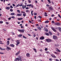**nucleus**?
Instances as JSON below:
<instances>
[{"mask_svg":"<svg viewBox=\"0 0 61 61\" xmlns=\"http://www.w3.org/2000/svg\"><path fill=\"white\" fill-rule=\"evenodd\" d=\"M23 19V18H18V20H22Z\"/></svg>","mask_w":61,"mask_h":61,"instance_id":"473e14b6","label":"nucleus"},{"mask_svg":"<svg viewBox=\"0 0 61 61\" xmlns=\"http://www.w3.org/2000/svg\"><path fill=\"white\" fill-rule=\"evenodd\" d=\"M23 6V4H20L19 5V6L21 7V6Z\"/></svg>","mask_w":61,"mask_h":61,"instance_id":"a19ab883","label":"nucleus"},{"mask_svg":"<svg viewBox=\"0 0 61 61\" xmlns=\"http://www.w3.org/2000/svg\"><path fill=\"white\" fill-rule=\"evenodd\" d=\"M10 15H15V13H11L10 14Z\"/></svg>","mask_w":61,"mask_h":61,"instance_id":"c85d7f7f","label":"nucleus"},{"mask_svg":"<svg viewBox=\"0 0 61 61\" xmlns=\"http://www.w3.org/2000/svg\"><path fill=\"white\" fill-rule=\"evenodd\" d=\"M58 16L59 17H60V18H61V16H60V15L59 14L58 15Z\"/></svg>","mask_w":61,"mask_h":61,"instance_id":"de8ad7c7","label":"nucleus"},{"mask_svg":"<svg viewBox=\"0 0 61 61\" xmlns=\"http://www.w3.org/2000/svg\"><path fill=\"white\" fill-rule=\"evenodd\" d=\"M22 61V59L21 57L19 58H15L14 60V61Z\"/></svg>","mask_w":61,"mask_h":61,"instance_id":"f257e3e1","label":"nucleus"},{"mask_svg":"<svg viewBox=\"0 0 61 61\" xmlns=\"http://www.w3.org/2000/svg\"><path fill=\"white\" fill-rule=\"evenodd\" d=\"M10 46L11 47H15V45L13 44H11L10 45Z\"/></svg>","mask_w":61,"mask_h":61,"instance_id":"dca6fc26","label":"nucleus"},{"mask_svg":"<svg viewBox=\"0 0 61 61\" xmlns=\"http://www.w3.org/2000/svg\"><path fill=\"white\" fill-rule=\"evenodd\" d=\"M46 42H51L52 41V40H51V39H46Z\"/></svg>","mask_w":61,"mask_h":61,"instance_id":"7ed1b4c3","label":"nucleus"},{"mask_svg":"<svg viewBox=\"0 0 61 61\" xmlns=\"http://www.w3.org/2000/svg\"><path fill=\"white\" fill-rule=\"evenodd\" d=\"M28 1L30 3L31 2V0H28Z\"/></svg>","mask_w":61,"mask_h":61,"instance_id":"6e6d98bb","label":"nucleus"},{"mask_svg":"<svg viewBox=\"0 0 61 61\" xmlns=\"http://www.w3.org/2000/svg\"><path fill=\"white\" fill-rule=\"evenodd\" d=\"M20 51H19L18 52H17V53H16L15 54V55L16 56H18L19 54H20Z\"/></svg>","mask_w":61,"mask_h":61,"instance_id":"ddd939ff","label":"nucleus"},{"mask_svg":"<svg viewBox=\"0 0 61 61\" xmlns=\"http://www.w3.org/2000/svg\"><path fill=\"white\" fill-rule=\"evenodd\" d=\"M19 32H21V33H24V31H25V30L24 29L21 30H18Z\"/></svg>","mask_w":61,"mask_h":61,"instance_id":"20e7f679","label":"nucleus"},{"mask_svg":"<svg viewBox=\"0 0 61 61\" xmlns=\"http://www.w3.org/2000/svg\"><path fill=\"white\" fill-rule=\"evenodd\" d=\"M45 16H47V13L46 12H45Z\"/></svg>","mask_w":61,"mask_h":61,"instance_id":"cd10ccee","label":"nucleus"},{"mask_svg":"<svg viewBox=\"0 0 61 61\" xmlns=\"http://www.w3.org/2000/svg\"><path fill=\"white\" fill-rule=\"evenodd\" d=\"M45 23H49V21L48 20H46L45 21Z\"/></svg>","mask_w":61,"mask_h":61,"instance_id":"bb28decb","label":"nucleus"},{"mask_svg":"<svg viewBox=\"0 0 61 61\" xmlns=\"http://www.w3.org/2000/svg\"><path fill=\"white\" fill-rule=\"evenodd\" d=\"M7 46H8V45H9V41H7Z\"/></svg>","mask_w":61,"mask_h":61,"instance_id":"aec40b11","label":"nucleus"},{"mask_svg":"<svg viewBox=\"0 0 61 61\" xmlns=\"http://www.w3.org/2000/svg\"><path fill=\"white\" fill-rule=\"evenodd\" d=\"M0 49L1 50H5V49H2L0 47Z\"/></svg>","mask_w":61,"mask_h":61,"instance_id":"6ab92c4d","label":"nucleus"},{"mask_svg":"<svg viewBox=\"0 0 61 61\" xmlns=\"http://www.w3.org/2000/svg\"><path fill=\"white\" fill-rule=\"evenodd\" d=\"M56 51L57 52H60L61 51H60L57 48L56 49Z\"/></svg>","mask_w":61,"mask_h":61,"instance_id":"2eb2a0df","label":"nucleus"},{"mask_svg":"<svg viewBox=\"0 0 61 61\" xmlns=\"http://www.w3.org/2000/svg\"><path fill=\"white\" fill-rule=\"evenodd\" d=\"M52 24H54V23H55V22H54V21H52Z\"/></svg>","mask_w":61,"mask_h":61,"instance_id":"bf43d9fd","label":"nucleus"},{"mask_svg":"<svg viewBox=\"0 0 61 61\" xmlns=\"http://www.w3.org/2000/svg\"><path fill=\"white\" fill-rule=\"evenodd\" d=\"M51 56L52 57L55 58H56V56L54 55V54H51Z\"/></svg>","mask_w":61,"mask_h":61,"instance_id":"9d476101","label":"nucleus"},{"mask_svg":"<svg viewBox=\"0 0 61 61\" xmlns=\"http://www.w3.org/2000/svg\"><path fill=\"white\" fill-rule=\"evenodd\" d=\"M22 36H23V35L22 34H20V35H18V36L19 37H22Z\"/></svg>","mask_w":61,"mask_h":61,"instance_id":"a211bd4d","label":"nucleus"},{"mask_svg":"<svg viewBox=\"0 0 61 61\" xmlns=\"http://www.w3.org/2000/svg\"><path fill=\"white\" fill-rule=\"evenodd\" d=\"M26 55L27 57H29L30 56V54L29 53H27Z\"/></svg>","mask_w":61,"mask_h":61,"instance_id":"f3484780","label":"nucleus"},{"mask_svg":"<svg viewBox=\"0 0 61 61\" xmlns=\"http://www.w3.org/2000/svg\"><path fill=\"white\" fill-rule=\"evenodd\" d=\"M28 35L29 36H31V35L29 34H28Z\"/></svg>","mask_w":61,"mask_h":61,"instance_id":"338daca9","label":"nucleus"},{"mask_svg":"<svg viewBox=\"0 0 61 61\" xmlns=\"http://www.w3.org/2000/svg\"><path fill=\"white\" fill-rule=\"evenodd\" d=\"M15 17L14 16H12L11 17V18H13V19H15Z\"/></svg>","mask_w":61,"mask_h":61,"instance_id":"e433bc0d","label":"nucleus"},{"mask_svg":"<svg viewBox=\"0 0 61 61\" xmlns=\"http://www.w3.org/2000/svg\"><path fill=\"white\" fill-rule=\"evenodd\" d=\"M17 15H16V16H21L22 15V14L21 13L17 14Z\"/></svg>","mask_w":61,"mask_h":61,"instance_id":"4468645a","label":"nucleus"},{"mask_svg":"<svg viewBox=\"0 0 61 61\" xmlns=\"http://www.w3.org/2000/svg\"><path fill=\"white\" fill-rule=\"evenodd\" d=\"M26 10H28V9H29V8H28V7H26Z\"/></svg>","mask_w":61,"mask_h":61,"instance_id":"a18cd8bd","label":"nucleus"},{"mask_svg":"<svg viewBox=\"0 0 61 61\" xmlns=\"http://www.w3.org/2000/svg\"><path fill=\"white\" fill-rule=\"evenodd\" d=\"M23 16H26V14H23Z\"/></svg>","mask_w":61,"mask_h":61,"instance_id":"7c9ffc66","label":"nucleus"},{"mask_svg":"<svg viewBox=\"0 0 61 61\" xmlns=\"http://www.w3.org/2000/svg\"><path fill=\"white\" fill-rule=\"evenodd\" d=\"M34 18L35 19H36V16H34Z\"/></svg>","mask_w":61,"mask_h":61,"instance_id":"774afa93","label":"nucleus"},{"mask_svg":"<svg viewBox=\"0 0 61 61\" xmlns=\"http://www.w3.org/2000/svg\"><path fill=\"white\" fill-rule=\"evenodd\" d=\"M51 29L53 31H54V32H56V30L54 27H51Z\"/></svg>","mask_w":61,"mask_h":61,"instance_id":"1a4fd4ad","label":"nucleus"},{"mask_svg":"<svg viewBox=\"0 0 61 61\" xmlns=\"http://www.w3.org/2000/svg\"><path fill=\"white\" fill-rule=\"evenodd\" d=\"M45 51H47V48H46L45 49Z\"/></svg>","mask_w":61,"mask_h":61,"instance_id":"8fccbe9b","label":"nucleus"},{"mask_svg":"<svg viewBox=\"0 0 61 61\" xmlns=\"http://www.w3.org/2000/svg\"><path fill=\"white\" fill-rule=\"evenodd\" d=\"M49 60L50 61H52V60H52V59L51 58H50L49 59Z\"/></svg>","mask_w":61,"mask_h":61,"instance_id":"3c124183","label":"nucleus"},{"mask_svg":"<svg viewBox=\"0 0 61 61\" xmlns=\"http://www.w3.org/2000/svg\"><path fill=\"white\" fill-rule=\"evenodd\" d=\"M10 38H8L7 39L8 40H10Z\"/></svg>","mask_w":61,"mask_h":61,"instance_id":"680f3d73","label":"nucleus"},{"mask_svg":"<svg viewBox=\"0 0 61 61\" xmlns=\"http://www.w3.org/2000/svg\"><path fill=\"white\" fill-rule=\"evenodd\" d=\"M11 17H9L8 18V20H11Z\"/></svg>","mask_w":61,"mask_h":61,"instance_id":"13d9d810","label":"nucleus"},{"mask_svg":"<svg viewBox=\"0 0 61 61\" xmlns=\"http://www.w3.org/2000/svg\"><path fill=\"white\" fill-rule=\"evenodd\" d=\"M22 9H24V5H22Z\"/></svg>","mask_w":61,"mask_h":61,"instance_id":"69168bd1","label":"nucleus"},{"mask_svg":"<svg viewBox=\"0 0 61 61\" xmlns=\"http://www.w3.org/2000/svg\"><path fill=\"white\" fill-rule=\"evenodd\" d=\"M12 35H15V33H14V32H12Z\"/></svg>","mask_w":61,"mask_h":61,"instance_id":"4d7b16f0","label":"nucleus"},{"mask_svg":"<svg viewBox=\"0 0 61 61\" xmlns=\"http://www.w3.org/2000/svg\"><path fill=\"white\" fill-rule=\"evenodd\" d=\"M54 53L55 54H58V52H55Z\"/></svg>","mask_w":61,"mask_h":61,"instance_id":"0e129e2a","label":"nucleus"},{"mask_svg":"<svg viewBox=\"0 0 61 61\" xmlns=\"http://www.w3.org/2000/svg\"><path fill=\"white\" fill-rule=\"evenodd\" d=\"M12 5H13V6H14V7H15V4H12Z\"/></svg>","mask_w":61,"mask_h":61,"instance_id":"5fc2aeb1","label":"nucleus"},{"mask_svg":"<svg viewBox=\"0 0 61 61\" xmlns=\"http://www.w3.org/2000/svg\"><path fill=\"white\" fill-rule=\"evenodd\" d=\"M33 15H37V13L36 12H34L33 13Z\"/></svg>","mask_w":61,"mask_h":61,"instance_id":"72a5a7b5","label":"nucleus"},{"mask_svg":"<svg viewBox=\"0 0 61 61\" xmlns=\"http://www.w3.org/2000/svg\"><path fill=\"white\" fill-rule=\"evenodd\" d=\"M46 6H47V7H48V6H49L50 5H48V4H47L46 5Z\"/></svg>","mask_w":61,"mask_h":61,"instance_id":"09e8293b","label":"nucleus"},{"mask_svg":"<svg viewBox=\"0 0 61 61\" xmlns=\"http://www.w3.org/2000/svg\"><path fill=\"white\" fill-rule=\"evenodd\" d=\"M0 23L1 24H2L3 23V21H0Z\"/></svg>","mask_w":61,"mask_h":61,"instance_id":"864d4df0","label":"nucleus"},{"mask_svg":"<svg viewBox=\"0 0 61 61\" xmlns=\"http://www.w3.org/2000/svg\"><path fill=\"white\" fill-rule=\"evenodd\" d=\"M45 34L46 36H49V34L47 32H46L45 33Z\"/></svg>","mask_w":61,"mask_h":61,"instance_id":"412c9836","label":"nucleus"},{"mask_svg":"<svg viewBox=\"0 0 61 61\" xmlns=\"http://www.w3.org/2000/svg\"><path fill=\"white\" fill-rule=\"evenodd\" d=\"M29 11L28 10H27L26 11V13H28V12Z\"/></svg>","mask_w":61,"mask_h":61,"instance_id":"603ef678","label":"nucleus"},{"mask_svg":"<svg viewBox=\"0 0 61 61\" xmlns=\"http://www.w3.org/2000/svg\"><path fill=\"white\" fill-rule=\"evenodd\" d=\"M60 23L58 22H56L55 23V25H57L58 26H59L60 25Z\"/></svg>","mask_w":61,"mask_h":61,"instance_id":"39448f33","label":"nucleus"},{"mask_svg":"<svg viewBox=\"0 0 61 61\" xmlns=\"http://www.w3.org/2000/svg\"><path fill=\"white\" fill-rule=\"evenodd\" d=\"M38 28L39 30H41V27H38Z\"/></svg>","mask_w":61,"mask_h":61,"instance_id":"2f4dec72","label":"nucleus"},{"mask_svg":"<svg viewBox=\"0 0 61 61\" xmlns=\"http://www.w3.org/2000/svg\"><path fill=\"white\" fill-rule=\"evenodd\" d=\"M46 53V54H49V51H46L45 52Z\"/></svg>","mask_w":61,"mask_h":61,"instance_id":"79ce46f5","label":"nucleus"},{"mask_svg":"<svg viewBox=\"0 0 61 61\" xmlns=\"http://www.w3.org/2000/svg\"><path fill=\"white\" fill-rule=\"evenodd\" d=\"M45 31L46 32H47L48 31V30L46 29H45Z\"/></svg>","mask_w":61,"mask_h":61,"instance_id":"c756f323","label":"nucleus"},{"mask_svg":"<svg viewBox=\"0 0 61 61\" xmlns=\"http://www.w3.org/2000/svg\"><path fill=\"white\" fill-rule=\"evenodd\" d=\"M27 6H31V8H33L34 7V6L32 4H29L27 5Z\"/></svg>","mask_w":61,"mask_h":61,"instance_id":"423d86ee","label":"nucleus"},{"mask_svg":"<svg viewBox=\"0 0 61 61\" xmlns=\"http://www.w3.org/2000/svg\"><path fill=\"white\" fill-rule=\"evenodd\" d=\"M49 9L51 10H54V8L52 7H49Z\"/></svg>","mask_w":61,"mask_h":61,"instance_id":"f8f14e48","label":"nucleus"},{"mask_svg":"<svg viewBox=\"0 0 61 61\" xmlns=\"http://www.w3.org/2000/svg\"><path fill=\"white\" fill-rule=\"evenodd\" d=\"M48 1V2L49 3H51V1L50 0H47Z\"/></svg>","mask_w":61,"mask_h":61,"instance_id":"37998d69","label":"nucleus"},{"mask_svg":"<svg viewBox=\"0 0 61 61\" xmlns=\"http://www.w3.org/2000/svg\"><path fill=\"white\" fill-rule=\"evenodd\" d=\"M6 9L7 10H9V9H10V7H7Z\"/></svg>","mask_w":61,"mask_h":61,"instance_id":"5701e85b","label":"nucleus"},{"mask_svg":"<svg viewBox=\"0 0 61 61\" xmlns=\"http://www.w3.org/2000/svg\"><path fill=\"white\" fill-rule=\"evenodd\" d=\"M10 8H13V6H12L11 5L10 6Z\"/></svg>","mask_w":61,"mask_h":61,"instance_id":"49530a36","label":"nucleus"},{"mask_svg":"<svg viewBox=\"0 0 61 61\" xmlns=\"http://www.w3.org/2000/svg\"><path fill=\"white\" fill-rule=\"evenodd\" d=\"M53 37L54 39H56L57 38V37L55 35H53Z\"/></svg>","mask_w":61,"mask_h":61,"instance_id":"6e6552de","label":"nucleus"},{"mask_svg":"<svg viewBox=\"0 0 61 61\" xmlns=\"http://www.w3.org/2000/svg\"><path fill=\"white\" fill-rule=\"evenodd\" d=\"M22 37L23 38H25V39H27V38L24 35Z\"/></svg>","mask_w":61,"mask_h":61,"instance_id":"393cba45","label":"nucleus"},{"mask_svg":"<svg viewBox=\"0 0 61 61\" xmlns=\"http://www.w3.org/2000/svg\"><path fill=\"white\" fill-rule=\"evenodd\" d=\"M10 12H13V10L12 9H10Z\"/></svg>","mask_w":61,"mask_h":61,"instance_id":"ea45409f","label":"nucleus"},{"mask_svg":"<svg viewBox=\"0 0 61 61\" xmlns=\"http://www.w3.org/2000/svg\"><path fill=\"white\" fill-rule=\"evenodd\" d=\"M58 29L59 31H61V28L60 27H58Z\"/></svg>","mask_w":61,"mask_h":61,"instance_id":"4be33fe9","label":"nucleus"},{"mask_svg":"<svg viewBox=\"0 0 61 61\" xmlns=\"http://www.w3.org/2000/svg\"><path fill=\"white\" fill-rule=\"evenodd\" d=\"M33 36L34 37H35L36 36V34H35V33L33 32Z\"/></svg>","mask_w":61,"mask_h":61,"instance_id":"a878e982","label":"nucleus"},{"mask_svg":"<svg viewBox=\"0 0 61 61\" xmlns=\"http://www.w3.org/2000/svg\"><path fill=\"white\" fill-rule=\"evenodd\" d=\"M33 49L34 50V51L35 53H37V51H36V49L35 48H33Z\"/></svg>","mask_w":61,"mask_h":61,"instance_id":"b1692460","label":"nucleus"},{"mask_svg":"<svg viewBox=\"0 0 61 61\" xmlns=\"http://www.w3.org/2000/svg\"><path fill=\"white\" fill-rule=\"evenodd\" d=\"M19 4H18L17 5H16V6L15 7H18V6H19Z\"/></svg>","mask_w":61,"mask_h":61,"instance_id":"c03bdc74","label":"nucleus"},{"mask_svg":"<svg viewBox=\"0 0 61 61\" xmlns=\"http://www.w3.org/2000/svg\"><path fill=\"white\" fill-rule=\"evenodd\" d=\"M56 61H59V60L58 59H56Z\"/></svg>","mask_w":61,"mask_h":61,"instance_id":"e2e57ef3","label":"nucleus"},{"mask_svg":"<svg viewBox=\"0 0 61 61\" xmlns=\"http://www.w3.org/2000/svg\"><path fill=\"white\" fill-rule=\"evenodd\" d=\"M17 12H18V13H20V10H17Z\"/></svg>","mask_w":61,"mask_h":61,"instance_id":"c9c22d12","label":"nucleus"},{"mask_svg":"<svg viewBox=\"0 0 61 61\" xmlns=\"http://www.w3.org/2000/svg\"><path fill=\"white\" fill-rule=\"evenodd\" d=\"M21 13H23V14H26V13H25V12L24 11H21Z\"/></svg>","mask_w":61,"mask_h":61,"instance_id":"4c0bfd02","label":"nucleus"},{"mask_svg":"<svg viewBox=\"0 0 61 61\" xmlns=\"http://www.w3.org/2000/svg\"><path fill=\"white\" fill-rule=\"evenodd\" d=\"M6 49L7 50V51H8V50H11V47H9L8 46H7L6 48Z\"/></svg>","mask_w":61,"mask_h":61,"instance_id":"0eeeda50","label":"nucleus"},{"mask_svg":"<svg viewBox=\"0 0 61 61\" xmlns=\"http://www.w3.org/2000/svg\"><path fill=\"white\" fill-rule=\"evenodd\" d=\"M49 33L50 35H52V33L51 31L49 32Z\"/></svg>","mask_w":61,"mask_h":61,"instance_id":"f704fd0d","label":"nucleus"},{"mask_svg":"<svg viewBox=\"0 0 61 61\" xmlns=\"http://www.w3.org/2000/svg\"><path fill=\"white\" fill-rule=\"evenodd\" d=\"M40 39L41 40H44L45 39V38L43 36H42L40 38Z\"/></svg>","mask_w":61,"mask_h":61,"instance_id":"9b49d317","label":"nucleus"},{"mask_svg":"<svg viewBox=\"0 0 61 61\" xmlns=\"http://www.w3.org/2000/svg\"><path fill=\"white\" fill-rule=\"evenodd\" d=\"M38 17L40 18V19H41V18H42V17H41V16H38Z\"/></svg>","mask_w":61,"mask_h":61,"instance_id":"58836bf2","label":"nucleus"},{"mask_svg":"<svg viewBox=\"0 0 61 61\" xmlns=\"http://www.w3.org/2000/svg\"><path fill=\"white\" fill-rule=\"evenodd\" d=\"M51 16H52V17H53L55 16V15H54V14H52L51 15Z\"/></svg>","mask_w":61,"mask_h":61,"instance_id":"052dcab7","label":"nucleus"},{"mask_svg":"<svg viewBox=\"0 0 61 61\" xmlns=\"http://www.w3.org/2000/svg\"><path fill=\"white\" fill-rule=\"evenodd\" d=\"M16 42H17L16 46H17L18 45L20 44V41L19 40H17L16 41Z\"/></svg>","mask_w":61,"mask_h":61,"instance_id":"f03ea898","label":"nucleus"}]
</instances>
